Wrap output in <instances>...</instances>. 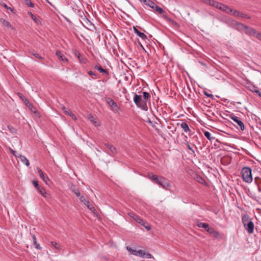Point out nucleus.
<instances>
[{
  "mask_svg": "<svg viewBox=\"0 0 261 261\" xmlns=\"http://www.w3.org/2000/svg\"><path fill=\"white\" fill-rule=\"evenodd\" d=\"M242 177L244 181L251 183L253 180L251 169L249 167H244L241 171Z\"/></svg>",
  "mask_w": 261,
  "mask_h": 261,
  "instance_id": "obj_1",
  "label": "nucleus"
},
{
  "mask_svg": "<svg viewBox=\"0 0 261 261\" xmlns=\"http://www.w3.org/2000/svg\"><path fill=\"white\" fill-rule=\"evenodd\" d=\"M126 248L129 252L134 255L147 258H151L152 257L149 253H145L142 250L134 249L129 246H127Z\"/></svg>",
  "mask_w": 261,
  "mask_h": 261,
  "instance_id": "obj_2",
  "label": "nucleus"
},
{
  "mask_svg": "<svg viewBox=\"0 0 261 261\" xmlns=\"http://www.w3.org/2000/svg\"><path fill=\"white\" fill-rule=\"evenodd\" d=\"M134 101L137 107L141 108L142 110H146L147 107L146 102L142 100L141 95L135 94L134 97Z\"/></svg>",
  "mask_w": 261,
  "mask_h": 261,
  "instance_id": "obj_3",
  "label": "nucleus"
},
{
  "mask_svg": "<svg viewBox=\"0 0 261 261\" xmlns=\"http://www.w3.org/2000/svg\"><path fill=\"white\" fill-rule=\"evenodd\" d=\"M238 25L237 29L238 30L244 31L246 34L253 36L255 33V30L249 27L244 25L242 23H236Z\"/></svg>",
  "mask_w": 261,
  "mask_h": 261,
  "instance_id": "obj_4",
  "label": "nucleus"
},
{
  "mask_svg": "<svg viewBox=\"0 0 261 261\" xmlns=\"http://www.w3.org/2000/svg\"><path fill=\"white\" fill-rule=\"evenodd\" d=\"M216 4L217 5H215L214 7L220 9L228 14H230L231 12H233V9L229 8L226 5H225L221 3H219L217 2H216Z\"/></svg>",
  "mask_w": 261,
  "mask_h": 261,
  "instance_id": "obj_5",
  "label": "nucleus"
},
{
  "mask_svg": "<svg viewBox=\"0 0 261 261\" xmlns=\"http://www.w3.org/2000/svg\"><path fill=\"white\" fill-rule=\"evenodd\" d=\"M156 184L166 190L171 186L170 184L167 181L166 179L162 176L159 178Z\"/></svg>",
  "mask_w": 261,
  "mask_h": 261,
  "instance_id": "obj_6",
  "label": "nucleus"
},
{
  "mask_svg": "<svg viewBox=\"0 0 261 261\" xmlns=\"http://www.w3.org/2000/svg\"><path fill=\"white\" fill-rule=\"evenodd\" d=\"M231 119L234 122L236 123V124H237V125H236V126L238 128H240L242 130H244L245 129V126H244V123H243V122L239 119V118H238V117L237 116H232L231 117Z\"/></svg>",
  "mask_w": 261,
  "mask_h": 261,
  "instance_id": "obj_7",
  "label": "nucleus"
},
{
  "mask_svg": "<svg viewBox=\"0 0 261 261\" xmlns=\"http://www.w3.org/2000/svg\"><path fill=\"white\" fill-rule=\"evenodd\" d=\"M80 200L87 206V207L91 211L94 212L95 211L94 206L90 203L88 200L86 199L83 196L80 197Z\"/></svg>",
  "mask_w": 261,
  "mask_h": 261,
  "instance_id": "obj_8",
  "label": "nucleus"
},
{
  "mask_svg": "<svg viewBox=\"0 0 261 261\" xmlns=\"http://www.w3.org/2000/svg\"><path fill=\"white\" fill-rule=\"evenodd\" d=\"M106 101L109 105L112 108L114 112H118L119 108L117 106V103L112 99L108 98L107 99Z\"/></svg>",
  "mask_w": 261,
  "mask_h": 261,
  "instance_id": "obj_9",
  "label": "nucleus"
},
{
  "mask_svg": "<svg viewBox=\"0 0 261 261\" xmlns=\"http://www.w3.org/2000/svg\"><path fill=\"white\" fill-rule=\"evenodd\" d=\"M244 227L249 233H252L253 232L254 225L252 221L246 223V226Z\"/></svg>",
  "mask_w": 261,
  "mask_h": 261,
  "instance_id": "obj_10",
  "label": "nucleus"
},
{
  "mask_svg": "<svg viewBox=\"0 0 261 261\" xmlns=\"http://www.w3.org/2000/svg\"><path fill=\"white\" fill-rule=\"evenodd\" d=\"M37 171L39 174L40 177L43 179V180L46 184H48V182L49 181V179L47 176H45L43 172L40 168H37Z\"/></svg>",
  "mask_w": 261,
  "mask_h": 261,
  "instance_id": "obj_11",
  "label": "nucleus"
},
{
  "mask_svg": "<svg viewBox=\"0 0 261 261\" xmlns=\"http://www.w3.org/2000/svg\"><path fill=\"white\" fill-rule=\"evenodd\" d=\"M134 32L143 40H145L147 38L146 36L144 33L138 31L135 27H134Z\"/></svg>",
  "mask_w": 261,
  "mask_h": 261,
  "instance_id": "obj_12",
  "label": "nucleus"
},
{
  "mask_svg": "<svg viewBox=\"0 0 261 261\" xmlns=\"http://www.w3.org/2000/svg\"><path fill=\"white\" fill-rule=\"evenodd\" d=\"M0 22L3 24V25L4 27H7V28H9L11 30H14V28L10 24V23L8 21L5 20V19L1 18L0 19Z\"/></svg>",
  "mask_w": 261,
  "mask_h": 261,
  "instance_id": "obj_13",
  "label": "nucleus"
},
{
  "mask_svg": "<svg viewBox=\"0 0 261 261\" xmlns=\"http://www.w3.org/2000/svg\"><path fill=\"white\" fill-rule=\"evenodd\" d=\"M20 161L25 165L27 166H29L30 165V163L29 160L23 155H19L18 157Z\"/></svg>",
  "mask_w": 261,
  "mask_h": 261,
  "instance_id": "obj_14",
  "label": "nucleus"
},
{
  "mask_svg": "<svg viewBox=\"0 0 261 261\" xmlns=\"http://www.w3.org/2000/svg\"><path fill=\"white\" fill-rule=\"evenodd\" d=\"M56 55L62 61L64 62H67L68 61L67 59L60 51H57Z\"/></svg>",
  "mask_w": 261,
  "mask_h": 261,
  "instance_id": "obj_15",
  "label": "nucleus"
},
{
  "mask_svg": "<svg viewBox=\"0 0 261 261\" xmlns=\"http://www.w3.org/2000/svg\"><path fill=\"white\" fill-rule=\"evenodd\" d=\"M105 146L110 150L112 154H115L116 153V149L114 146L112 145L107 143L105 144Z\"/></svg>",
  "mask_w": 261,
  "mask_h": 261,
  "instance_id": "obj_16",
  "label": "nucleus"
},
{
  "mask_svg": "<svg viewBox=\"0 0 261 261\" xmlns=\"http://www.w3.org/2000/svg\"><path fill=\"white\" fill-rule=\"evenodd\" d=\"M88 118L89 120L95 125V126L98 127L100 126V123L96 122L95 118L91 114L89 115Z\"/></svg>",
  "mask_w": 261,
  "mask_h": 261,
  "instance_id": "obj_17",
  "label": "nucleus"
},
{
  "mask_svg": "<svg viewBox=\"0 0 261 261\" xmlns=\"http://www.w3.org/2000/svg\"><path fill=\"white\" fill-rule=\"evenodd\" d=\"M147 177L151 180L155 181L156 183L160 177L157 175H153L152 173H148Z\"/></svg>",
  "mask_w": 261,
  "mask_h": 261,
  "instance_id": "obj_18",
  "label": "nucleus"
},
{
  "mask_svg": "<svg viewBox=\"0 0 261 261\" xmlns=\"http://www.w3.org/2000/svg\"><path fill=\"white\" fill-rule=\"evenodd\" d=\"M206 231L210 234H213L215 237H218L219 234V233L215 231L213 228L208 227L206 229Z\"/></svg>",
  "mask_w": 261,
  "mask_h": 261,
  "instance_id": "obj_19",
  "label": "nucleus"
},
{
  "mask_svg": "<svg viewBox=\"0 0 261 261\" xmlns=\"http://www.w3.org/2000/svg\"><path fill=\"white\" fill-rule=\"evenodd\" d=\"M248 215H244L242 217V222L244 226H246V223L251 222Z\"/></svg>",
  "mask_w": 261,
  "mask_h": 261,
  "instance_id": "obj_20",
  "label": "nucleus"
},
{
  "mask_svg": "<svg viewBox=\"0 0 261 261\" xmlns=\"http://www.w3.org/2000/svg\"><path fill=\"white\" fill-rule=\"evenodd\" d=\"M26 106L30 109V110L34 113H36L37 111L35 108L33 107L32 105L30 103L28 100H25Z\"/></svg>",
  "mask_w": 261,
  "mask_h": 261,
  "instance_id": "obj_21",
  "label": "nucleus"
},
{
  "mask_svg": "<svg viewBox=\"0 0 261 261\" xmlns=\"http://www.w3.org/2000/svg\"><path fill=\"white\" fill-rule=\"evenodd\" d=\"M204 3L214 7L215 5H217L216 2L214 0H201Z\"/></svg>",
  "mask_w": 261,
  "mask_h": 261,
  "instance_id": "obj_22",
  "label": "nucleus"
},
{
  "mask_svg": "<svg viewBox=\"0 0 261 261\" xmlns=\"http://www.w3.org/2000/svg\"><path fill=\"white\" fill-rule=\"evenodd\" d=\"M230 14H231L232 15L235 16H239L241 17H246V15L243 13H240L238 12L236 10H233V12H231Z\"/></svg>",
  "mask_w": 261,
  "mask_h": 261,
  "instance_id": "obj_23",
  "label": "nucleus"
},
{
  "mask_svg": "<svg viewBox=\"0 0 261 261\" xmlns=\"http://www.w3.org/2000/svg\"><path fill=\"white\" fill-rule=\"evenodd\" d=\"M33 239V243L35 245V247L37 249L40 250L41 249V247L40 246V245L37 243V239L34 234L32 236Z\"/></svg>",
  "mask_w": 261,
  "mask_h": 261,
  "instance_id": "obj_24",
  "label": "nucleus"
},
{
  "mask_svg": "<svg viewBox=\"0 0 261 261\" xmlns=\"http://www.w3.org/2000/svg\"><path fill=\"white\" fill-rule=\"evenodd\" d=\"M197 225L199 227H201L204 228L206 230L209 227V225L207 223H202V222H198Z\"/></svg>",
  "mask_w": 261,
  "mask_h": 261,
  "instance_id": "obj_25",
  "label": "nucleus"
},
{
  "mask_svg": "<svg viewBox=\"0 0 261 261\" xmlns=\"http://www.w3.org/2000/svg\"><path fill=\"white\" fill-rule=\"evenodd\" d=\"M50 244L56 249H57L58 250H61V249H62L61 246L59 243H58L56 242L51 241L50 242Z\"/></svg>",
  "mask_w": 261,
  "mask_h": 261,
  "instance_id": "obj_26",
  "label": "nucleus"
},
{
  "mask_svg": "<svg viewBox=\"0 0 261 261\" xmlns=\"http://www.w3.org/2000/svg\"><path fill=\"white\" fill-rule=\"evenodd\" d=\"M38 191H39V192L45 198H47V193L46 192V191L45 190L42 188V187H40L38 189Z\"/></svg>",
  "mask_w": 261,
  "mask_h": 261,
  "instance_id": "obj_27",
  "label": "nucleus"
},
{
  "mask_svg": "<svg viewBox=\"0 0 261 261\" xmlns=\"http://www.w3.org/2000/svg\"><path fill=\"white\" fill-rule=\"evenodd\" d=\"M180 126L185 132H188L190 131V128L187 123H182L180 125Z\"/></svg>",
  "mask_w": 261,
  "mask_h": 261,
  "instance_id": "obj_28",
  "label": "nucleus"
},
{
  "mask_svg": "<svg viewBox=\"0 0 261 261\" xmlns=\"http://www.w3.org/2000/svg\"><path fill=\"white\" fill-rule=\"evenodd\" d=\"M145 4L152 9H154V7L156 5V4L155 3H154L153 2H152L150 0H147L146 3Z\"/></svg>",
  "mask_w": 261,
  "mask_h": 261,
  "instance_id": "obj_29",
  "label": "nucleus"
},
{
  "mask_svg": "<svg viewBox=\"0 0 261 261\" xmlns=\"http://www.w3.org/2000/svg\"><path fill=\"white\" fill-rule=\"evenodd\" d=\"M94 68L101 73H106L107 72L106 70L103 69L100 65H96Z\"/></svg>",
  "mask_w": 261,
  "mask_h": 261,
  "instance_id": "obj_30",
  "label": "nucleus"
},
{
  "mask_svg": "<svg viewBox=\"0 0 261 261\" xmlns=\"http://www.w3.org/2000/svg\"><path fill=\"white\" fill-rule=\"evenodd\" d=\"M72 191L77 197L80 196L81 193L75 187H73L72 188Z\"/></svg>",
  "mask_w": 261,
  "mask_h": 261,
  "instance_id": "obj_31",
  "label": "nucleus"
},
{
  "mask_svg": "<svg viewBox=\"0 0 261 261\" xmlns=\"http://www.w3.org/2000/svg\"><path fill=\"white\" fill-rule=\"evenodd\" d=\"M62 110L63 111L64 113L67 115H69V114L71 112V111L68 109V108H66L64 106L62 107Z\"/></svg>",
  "mask_w": 261,
  "mask_h": 261,
  "instance_id": "obj_32",
  "label": "nucleus"
},
{
  "mask_svg": "<svg viewBox=\"0 0 261 261\" xmlns=\"http://www.w3.org/2000/svg\"><path fill=\"white\" fill-rule=\"evenodd\" d=\"M28 14L35 22L38 23L39 22V20L31 12H29Z\"/></svg>",
  "mask_w": 261,
  "mask_h": 261,
  "instance_id": "obj_33",
  "label": "nucleus"
},
{
  "mask_svg": "<svg viewBox=\"0 0 261 261\" xmlns=\"http://www.w3.org/2000/svg\"><path fill=\"white\" fill-rule=\"evenodd\" d=\"M154 9L159 14H162L164 12L163 10L161 8L159 7V6H158L156 5L154 7Z\"/></svg>",
  "mask_w": 261,
  "mask_h": 261,
  "instance_id": "obj_34",
  "label": "nucleus"
},
{
  "mask_svg": "<svg viewBox=\"0 0 261 261\" xmlns=\"http://www.w3.org/2000/svg\"><path fill=\"white\" fill-rule=\"evenodd\" d=\"M204 136L210 141L214 139V137H211V134L208 132H205Z\"/></svg>",
  "mask_w": 261,
  "mask_h": 261,
  "instance_id": "obj_35",
  "label": "nucleus"
},
{
  "mask_svg": "<svg viewBox=\"0 0 261 261\" xmlns=\"http://www.w3.org/2000/svg\"><path fill=\"white\" fill-rule=\"evenodd\" d=\"M253 36L255 37L258 40H261V33H260L257 32L255 31V33L253 34Z\"/></svg>",
  "mask_w": 261,
  "mask_h": 261,
  "instance_id": "obj_36",
  "label": "nucleus"
},
{
  "mask_svg": "<svg viewBox=\"0 0 261 261\" xmlns=\"http://www.w3.org/2000/svg\"><path fill=\"white\" fill-rule=\"evenodd\" d=\"M133 219L138 223L141 224L143 222V220L137 215L135 217H133Z\"/></svg>",
  "mask_w": 261,
  "mask_h": 261,
  "instance_id": "obj_37",
  "label": "nucleus"
},
{
  "mask_svg": "<svg viewBox=\"0 0 261 261\" xmlns=\"http://www.w3.org/2000/svg\"><path fill=\"white\" fill-rule=\"evenodd\" d=\"M24 3L27 6L30 7H33L34 6L31 0H24Z\"/></svg>",
  "mask_w": 261,
  "mask_h": 261,
  "instance_id": "obj_38",
  "label": "nucleus"
},
{
  "mask_svg": "<svg viewBox=\"0 0 261 261\" xmlns=\"http://www.w3.org/2000/svg\"><path fill=\"white\" fill-rule=\"evenodd\" d=\"M8 128L9 130V131L12 133V134H15L16 133V129L13 127H12V126H8Z\"/></svg>",
  "mask_w": 261,
  "mask_h": 261,
  "instance_id": "obj_39",
  "label": "nucleus"
},
{
  "mask_svg": "<svg viewBox=\"0 0 261 261\" xmlns=\"http://www.w3.org/2000/svg\"><path fill=\"white\" fill-rule=\"evenodd\" d=\"M143 97H144V99L145 100H147L149 97V95L148 93H147L146 92H143Z\"/></svg>",
  "mask_w": 261,
  "mask_h": 261,
  "instance_id": "obj_40",
  "label": "nucleus"
},
{
  "mask_svg": "<svg viewBox=\"0 0 261 261\" xmlns=\"http://www.w3.org/2000/svg\"><path fill=\"white\" fill-rule=\"evenodd\" d=\"M18 95L19 96V97L24 101V102L25 103V104L26 105V101H25V100H28L26 98H25L23 94H21V93H18Z\"/></svg>",
  "mask_w": 261,
  "mask_h": 261,
  "instance_id": "obj_41",
  "label": "nucleus"
},
{
  "mask_svg": "<svg viewBox=\"0 0 261 261\" xmlns=\"http://www.w3.org/2000/svg\"><path fill=\"white\" fill-rule=\"evenodd\" d=\"M33 184L37 189V190L40 187L39 186V185L38 184V181L37 180H33Z\"/></svg>",
  "mask_w": 261,
  "mask_h": 261,
  "instance_id": "obj_42",
  "label": "nucleus"
},
{
  "mask_svg": "<svg viewBox=\"0 0 261 261\" xmlns=\"http://www.w3.org/2000/svg\"><path fill=\"white\" fill-rule=\"evenodd\" d=\"M186 145H187V147L190 150H191L193 153L195 152L194 150L192 149V148L191 147V146L190 145L189 143L188 142L186 143Z\"/></svg>",
  "mask_w": 261,
  "mask_h": 261,
  "instance_id": "obj_43",
  "label": "nucleus"
},
{
  "mask_svg": "<svg viewBox=\"0 0 261 261\" xmlns=\"http://www.w3.org/2000/svg\"><path fill=\"white\" fill-rule=\"evenodd\" d=\"M88 73L93 79H95V77H94L96 76V74L94 72H92V71H89L88 72Z\"/></svg>",
  "mask_w": 261,
  "mask_h": 261,
  "instance_id": "obj_44",
  "label": "nucleus"
},
{
  "mask_svg": "<svg viewBox=\"0 0 261 261\" xmlns=\"http://www.w3.org/2000/svg\"><path fill=\"white\" fill-rule=\"evenodd\" d=\"M9 150L11 152V153L14 155L15 156V157L17 158L18 156L16 155V151L13 150L12 148H11L10 147L9 148Z\"/></svg>",
  "mask_w": 261,
  "mask_h": 261,
  "instance_id": "obj_45",
  "label": "nucleus"
},
{
  "mask_svg": "<svg viewBox=\"0 0 261 261\" xmlns=\"http://www.w3.org/2000/svg\"><path fill=\"white\" fill-rule=\"evenodd\" d=\"M69 116H70L72 119H73L74 120H76V117L71 112Z\"/></svg>",
  "mask_w": 261,
  "mask_h": 261,
  "instance_id": "obj_46",
  "label": "nucleus"
},
{
  "mask_svg": "<svg viewBox=\"0 0 261 261\" xmlns=\"http://www.w3.org/2000/svg\"><path fill=\"white\" fill-rule=\"evenodd\" d=\"M75 56H76L80 60V58L81 57L80 54L79 53L77 52V51H75Z\"/></svg>",
  "mask_w": 261,
  "mask_h": 261,
  "instance_id": "obj_47",
  "label": "nucleus"
},
{
  "mask_svg": "<svg viewBox=\"0 0 261 261\" xmlns=\"http://www.w3.org/2000/svg\"><path fill=\"white\" fill-rule=\"evenodd\" d=\"M148 230L150 229V226L149 225H145L144 224H142Z\"/></svg>",
  "mask_w": 261,
  "mask_h": 261,
  "instance_id": "obj_48",
  "label": "nucleus"
},
{
  "mask_svg": "<svg viewBox=\"0 0 261 261\" xmlns=\"http://www.w3.org/2000/svg\"><path fill=\"white\" fill-rule=\"evenodd\" d=\"M80 60V62H81V63H86L85 60L83 58L81 57L80 60Z\"/></svg>",
  "mask_w": 261,
  "mask_h": 261,
  "instance_id": "obj_49",
  "label": "nucleus"
},
{
  "mask_svg": "<svg viewBox=\"0 0 261 261\" xmlns=\"http://www.w3.org/2000/svg\"><path fill=\"white\" fill-rule=\"evenodd\" d=\"M128 215H129L130 217H132V218H133V217H135V216H136V215H135L134 213H128Z\"/></svg>",
  "mask_w": 261,
  "mask_h": 261,
  "instance_id": "obj_50",
  "label": "nucleus"
},
{
  "mask_svg": "<svg viewBox=\"0 0 261 261\" xmlns=\"http://www.w3.org/2000/svg\"><path fill=\"white\" fill-rule=\"evenodd\" d=\"M252 91H253L254 92L257 93V94L259 93V91L258 90H252Z\"/></svg>",
  "mask_w": 261,
  "mask_h": 261,
  "instance_id": "obj_51",
  "label": "nucleus"
},
{
  "mask_svg": "<svg viewBox=\"0 0 261 261\" xmlns=\"http://www.w3.org/2000/svg\"><path fill=\"white\" fill-rule=\"evenodd\" d=\"M33 55H34V56H35V57H37V58H40V57L39 56V55L38 54H33Z\"/></svg>",
  "mask_w": 261,
  "mask_h": 261,
  "instance_id": "obj_52",
  "label": "nucleus"
},
{
  "mask_svg": "<svg viewBox=\"0 0 261 261\" xmlns=\"http://www.w3.org/2000/svg\"><path fill=\"white\" fill-rule=\"evenodd\" d=\"M2 5L6 8L7 9H8V7L5 4H3Z\"/></svg>",
  "mask_w": 261,
  "mask_h": 261,
  "instance_id": "obj_53",
  "label": "nucleus"
},
{
  "mask_svg": "<svg viewBox=\"0 0 261 261\" xmlns=\"http://www.w3.org/2000/svg\"><path fill=\"white\" fill-rule=\"evenodd\" d=\"M140 2H143L144 4L146 3L147 0H139Z\"/></svg>",
  "mask_w": 261,
  "mask_h": 261,
  "instance_id": "obj_54",
  "label": "nucleus"
},
{
  "mask_svg": "<svg viewBox=\"0 0 261 261\" xmlns=\"http://www.w3.org/2000/svg\"><path fill=\"white\" fill-rule=\"evenodd\" d=\"M205 94L208 96V97H211L212 96V95L211 94H207L206 93H205Z\"/></svg>",
  "mask_w": 261,
  "mask_h": 261,
  "instance_id": "obj_55",
  "label": "nucleus"
},
{
  "mask_svg": "<svg viewBox=\"0 0 261 261\" xmlns=\"http://www.w3.org/2000/svg\"><path fill=\"white\" fill-rule=\"evenodd\" d=\"M260 97H261V93L259 92V93H258L257 94Z\"/></svg>",
  "mask_w": 261,
  "mask_h": 261,
  "instance_id": "obj_56",
  "label": "nucleus"
},
{
  "mask_svg": "<svg viewBox=\"0 0 261 261\" xmlns=\"http://www.w3.org/2000/svg\"><path fill=\"white\" fill-rule=\"evenodd\" d=\"M140 46H141V47H142V48H143V46H142V44H140Z\"/></svg>",
  "mask_w": 261,
  "mask_h": 261,
  "instance_id": "obj_57",
  "label": "nucleus"
}]
</instances>
